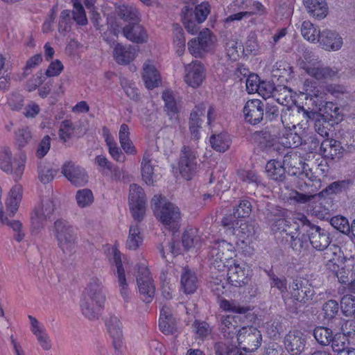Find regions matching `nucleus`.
I'll list each match as a JSON object with an SVG mask.
<instances>
[{"label": "nucleus", "instance_id": "obj_1", "mask_svg": "<svg viewBox=\"0 0 355 355\" xmlns=\"http://www.w3.org/2000/svg\"><path fill=\"white\" fill-rule=\"evenodd\" d=\"M235 247L225 240L215 241L209 252L211 269L225 273L230 284L242 286L249 281V269L245 263H239L234 259Z\"/></svg>", "mask_w": 355, "mask_h": 355}, {"label": "nucleus", "instance_id": "obj_2", "mask_svg": "<svg viewBox=\"0 0 355 355\" xmlns=\"http://www.w3.org/2000/svg\"><path fill=\"white\" fill-rule=\"evenodd\" d=\"M297 164H299L302 168V173H300V178H307L309 182H305L306 187H313L311 191L313 192L319 190L321 187V181L314 175L310 168H307V164L302 162L297 153H287L284 158V163L277 159H271L266 165V173L268 177L275 181H283L285 178L284 165L288 167L296 168Z\"/></svg>", "mask_w": 355, "mask_h": 355}, {"label": "nucleus", "instance_id": "obj_3", "mask_svg": "<svg viewBox=\"0 0 355 355\" xmlns=\"http://www.w3.org/2000/svg\"><path fill=\"white\" fill-rule=\"evenodd\" d=\"M106 301V290L102 281L92 278L83 292L80 306L82 313L89 320L98 318Z\"/></svg>", "mask_w": 355, "mask_h": 355}, {"label": "nucleus", "instance_id": "obj_4", "mask_svg": "<svg viewBox=\"0 0 355 355\" xmlns=\"http://www.w3.org/2000/svg\"><path fill=\"white\" fill-rule=\"evenodd\" d=\"M232 218L225 216L222 220L225 234L230 236H235L237 248L245 256H251L255 250L254 242L257 240L254 227L244 220L232 221Z\"/></svg>", "mask_w": 355, "mask_h": 355}, {"label": "nucleus", "instance_id": "obj_5", "mask_svg": "<svg viewBox=\"0 0 355 355\" xmlns=\"http://www.w3.org/2000/svg\"><path fill=\"white\" fill-rule=\"evenodd\" d=\"M150 206L156 219L166 228L175 230L179 227L182 218L180 210L165 196L155 195L151 199Z\"/></svg>", "mask_w": 355, "mask_h": 355}, {"label": "nucleus", "instance_id": "obj_6", "mask_svg": "<svg viewBox=\"0 0 355 355\" xmlns=\"http://www.w3.org/2000/svg\"><path fill=\"white\" fill-rule=\"evenodd\" d=\"M53 234L62 252L71 256L77 249L78 237L76 228L68 221L58 219L54 223Z\"/></svg>", "mask_w": 355, "mask_h": 355}, {"label": "nucleus", "instance_id": "obj_7", "mask_svg": "<svg viewBox=\"0 0 355 355\" xmlns=\"http://www.w3.org/2000/svg\"><path fill=\"white\" fill-rule=\"evenodd\" d=\"M197 139L184 145L181 150L178 162V170L182 177L186 180H191L196 175L198 167V145Z\"/></svg>", "mask_w": 355, "mask_h": 355}, {"label": "nucleus", "instance_id": "obj_8", "mask_svg": "<svg viewBox=\"0 0 355 355\" xmlns=\"http://www.w3.org/2000/svg\"><path fill=\"white\" fill-rule=\"evenodd\" d=\"M26 162V155L24 153H19L13 159L9 147L0 148V168L7 174L12 175L15 180L21 178Z\"/></svg>", "mask_w": 355, "mask_h": 355}, {"label": "nucleus", "instance_id": "obj_9", "mask_svg": "<svg viewBox=\"0 0 355 355\" xmlns=\"http://www.w3.org/2000/svg\"><path fill=\"white\" fill-rule=\"evenodd\" d=\"M300 225H302L303 231L306 232L309 241L315 249L323 250L329 246L330 241L328 234L318 226L311 225L304 214H297L295 215V226L299 229Z\"/></svg>", "mask_w": 355, "mask_h": 355}, {"label": "nucleus", "instance_id": "obj_10", "mask_svg": "<svg viewBox=\"0 0 355 355\" xmlns=\"http://www.w3.org/2000/svg\"><path fill=\"white\" fill-rule=\"evenodd\" d=\"M217 44V38L208 28L200 31L198 36L188 42L190 53L196 58H202L207 53H213Z\"/></svg>", "mask_w": 355, "mask_h": 355}, {"label": "nucleus", "instance_id": "obj_11", "mask_svg": "<svg viewBox=\"0 0 355 355\" xmlns=\"http://www.w3.org/2000/svg\"><path fill=\"white\" fill-rule=\"evenodd\" d=\"M73 3V10H63L60 16L61 22H87L85 11L82 5L84 3L86 8L89 10L91 19L97 21L99 19V14L95 10L94 6L95 0H71Z\"/></svg>", "mask_w": 355, "mask_h": 355}, {"label": "nucleus", "instance_id": "obj_12", "mask_svg": "<svg viewBox=\"0 0 355 355\" xmlns=\"http://www.w3.org/2000/svg\"><path fill=\"white\" fill-rule=\"evenodd\" d=\"M293 223L288 225L287 221L284 218H278L275 220V223L272 225L273 230H279L281 232H285L287 234L291 236V245L292 248L297 252H300L301 250L307 245L309 238L305 233L306 231H303L302 225H300L299 229L297 226H295V216L293 218Z\"/></svg>", "mask_w": 355, "mask_h": 355}, {"label": "nucleus", "instance_id": "obj_13", "mask_svg": "<svg viewBox=\"0 0 355 355\" xmlns=\"http://www.w3.org/2000/svg\"><path fill=\"white\" fill-rule=\"evenodd\" d=\"M55 211V204L52 199H42L33 207L31 213V231L36 234L43 228L44 222L50 218Z\"/></svg>", "mask_w": 355, "mask_h": 355}, {"label": "nucleus", "instance_id": "obj_14", "mask_svg": "<svg viewBox=\"0 0 355 355\" xmlns=\"http://www.w3.org/2000/svg\"><path fill=\"white\" fill-rule=\"evenodd\" d=\"M110 252L112 254V260L116 268V275L118 279L120 295L124 301L128 302L130 299V291L125 270L128 268L129 261L126 257H122L121 253L116 247H112Z\"/></svg>", "mask_w": 355, "mask_h": 355}, {"label": "nucleus", "instance_id": "obj_15", "mask_svg": "<svg viewBox=\"0 0 355 355\" xmlns=\"http://www.w3.org/2000/svg\"><path fill=\"white\" fill-rule=\"evenodd\" d=\"M236 340L240 349L246 353H252L261 345L262 335L261 331L253 326H245L238 331Z\"/></svg>", "mask_w": 355, "mask_h": 355}, {"label": "nucleus", "instance_id": "obj_16", "mask_svg": "<svg viewBox=\"0 0 355 355\" xmlns=\"http://www.w3.org/2000/svg\"><path fill=\"white\" fill-rule=\"evenodd\" d=\"M206 75L205 67L200 61L193 60L184 67V81L188 87L193 89L202 86Z\"/></svg>", "mask_w": 355, "mask_h": 355}, {"label": "nucleus", "instance_id": "obj_17", "mask_svg": "<svg viewBox=\"0 0 355 355\" xmlns=\"http://www.w3.org/2000/svg\"><path fill=\"white\" fill-rule=\"evenodd\" d=\"M286 115L282 116L284 128L278 135H275V139H273L270 143L272 146L275 145V143H278L284 148H291L297 147L302 144V138L293 130V129H295V125L286 124Z\"/></svg>", "mask_w": 355, "mask_h": 355}, {"label": "nucleus", "instance_id": "obj_18", "mask_svg": "<svg viewBox=\"0 0 355 355\" xmlns=\"http://www.w3.org/2000/svg\"><path fill=\"white\" fill-rule=\"evenodd\" d=\"M138 270L137 282L139 293L144 301L150 302L152 301L155 291L150 272L144 263L139 267Z\"/></svg>", "mask_w": 355, "mask_h": 355}, {"label": "nucleus", "instance_id": "obj_19", "mask_svg": "<svg viewBox=\"0 0 355 355\" xmlns=\"http://www.w3.org/2000/svg\"><path fill=\"white\" fill-rule=\"evenodd\" d=\"M291 297L302 302L311 300L315 294L310 281L304 277L296 279L290 286Z\"/></svg>", "mask_w": 355, "mask_h": 355}, {"label": "nucleus", "instance_id": "obj_20", "mask_svg": "<svg viewBox=\"0 0 355 355\" xmlns=\"http://www.w3.org/2000/svg\"><path fill=\"white\" fill-rule=\"evenodd\" d=\"M300 65L309 75L318 80L332 78L336 74V71L329 67H322L316 60L302 61Z\"/></svg>", "mask_w": 355, "mask_h": 355}, {"label": "nucleus", "instance_id": "obj_21", "mask_svg": "<svg viewBox=\"0 0 355 355\" xmlns=\"http://www.w3.org/2000/svg\"><path fill=\"white\" fill-rule=\"evenodd\" d=\"M263 112L264 105L259 99L248 101L243 108L244 119L251 125H256L261 122Z\"/></svg>", "mask_w": 355, "mask_h": 355}, {"label": "nucleus", "instance_id": "obj_22", "mask_svg": "<svg viewBox=\"0 0 355 355\" xmlns=\"http://www.w3.org/2000/svg\"><path fill=\"white\" fill-rule=\"evenodd\" d=\"M62 173L76 186H84L88 182V177L85 170L72 162H66L64 164Z\"/></svg>", "mask_w": 355, "mask_h": 355}, {"label": "nucleus", "instance_id": "obj_23", "mask_svg": "<svg viewBox=\"0 0 355 355\" xmlns=\"http://www.w3.org/2000/svg\"><path fill=\"white\" fill-rule=\"evenodd\" d=\"M30 321V329L35 336L36 340L44 351H49L52 348V341L44 325L32 315H28Z\"/></svg>", "mask_w": 355, "mask_h": 355}, {"label": "nucleus", "instance_id": "obj_24", "mask_svg": "<svg viewBox=\"0 0 355 355\" xmlns=\"http://www.w3.org/2000/svg\"><path fill=\"white\" fill-rule=\"evenodd\" d=\"M142 79L146 87L153 89L162 83V77L155 63L152 60H147L143 64Z\"/></svg>", "mask_w": 355, "mask_h": 355}, {"label": "nucleus", "instance_id": "obj_25", "mask_svg": "<svg viewBox=\"0 0 355 355\" xmlns=\"http://www.w3.org/2000/svg\"><path fill=\"white\" fill-rule=\"evenodd\" d=\"M305 344L306 338L300 330H291L284 337L285 347L292 355L301 354L304 349Z\"/></svg>", "mask_w": 355, "mask_h": 355}, {"label": "nucleus", "instance_id": "obj_26", "mask_svg": "<svg viewBox=\"0 0 355 355\" xmlns=\"http://www.w3.org/2000/svg\"><path fill=\"white\" fill-rule=\"evenodd\" d=\"M318 42L328 51H338L343 44L342 37L337 32L330 30L323 31Z\"/></svg>", "mask_w": 355, "mask_h": 355}, {"label": "nucleus", "instance_id": "obj_27", "mask_svg": "<svg viewBox=\"0 0 355 355\" xmlns=\"http://www.w3.org/2000/svg\"><path fill=\"white\" fill-rule=\"evenodd\" d=\"M137 55V50L130 45H123L117 43L113 49L114 60L119 64H128L132 62Z\"/></svg>", "mask_w": 355, "mask_h": 355}, {"label": "nucleus", "instance_id": "obj_28", "mask_svg": "<svg viewBox=\"0 0 355 355\" xmlns=\"http://www.w3.org/2000/svg\"><path fill=\"white\" fill-rule=\"evenodd\" d=\"M342 184V182H334L319 193L305 194L299 193L297 191H293L291 193L289 198L299 203H306L307 202H310L314 198H320L324 193H333L339 191L341 189Z\"/></svg>", "mask_w": 355, "mask_h": 355}, {"label": "nucleus", "instance_id": "obj_29", "mask_svg": "<svg viewBox=\"0 0 355 355\" xmlns=\"http://www.w3.org/2000/svg\"><path fill=\"white\" fill-rule=\"evenodd\" d=\"M23 198V188L19 184L13 186L6 200V214L10 216H14L17 212L19 205Z\"/></svg>", "mask_w": 355, "mask_h": 355}, {"label": "nucleus", "instance_id": "obj_30", "mask_svg": "<svg viewBox=\"0 0 355 355\" xmlns=\"http://www.w3.org/2000/svg\"><path fill=\"white\" fill-rule=\"evenodd\" d=\"M206 106L202 103L195 107L191 113L189 130L193 139H200V129L202 122V117L205 116Z\"/></svg>", "mask_w": 355, "mask_h": 355}, {"label": "nucleus", "instance_id": "obj_31", "mask_svg": "<svg viewBox=\"0 0 355 355\" xmlns=\"http://www.w3.org/2000/svg\"><path fill=\"white\" fill-rule=\"evenodd\" d=\"M307 12L316 19L325 18L329 12L326 0H303Z\"/></svg>", "mask_w": 355, "mask_h": 355}, {"label": "nucleus", "instance_id": "obj_32", "mask_svg": "<svg viewBox=\"0 0 355 355\" xmlns=\"http://www.w3.org/2000/svg\"><path fill=\"white\" fill-rule=\"evenodd\" d=\"M123 35L136 43H144L148 40V35L140 24H128L123 28Z\"/></svg>", "mask_w": 355, "mask_h": 355}, {"label": "nucleus", "instance_id": "obj_33", "mask_svg": "<svg viewBox=\"0 0 355 355\" xmlns=\"http://www.w3.org/2000/svg\"><path fill=\"white\" fill-rule=\"evenodd\" d=\"M159 327L165 334H173L175 331V321L172 315L171 307L164 306L160 310Z\"/></svg>", "mask_w": 355, "mask_h": 355}, {"label": "nucleus", "instance_id": "obj_34", "mask_svg": "<svg viewBox=\"0 0 355 355\" xmlns=\"http://www.w3.org/2000/svg\"><path fill=\"white\" fill-rule=\"evenodd\" d=\"M8 213L6 214L3 209V204L0 203V222L2 225L8 226L15 232V239L17 241H21L25 234L22 230V223L19 220L10 219Z\"/></svg>", "mask_w": 355, "mask_h": 355}, {"label": "nucleus", "instance_id": "obj_35", "mask_svg": "<svg viewBox=\"0 0 355 355\" xmlns=\"http://www.w3.org/2000/svg\"><path fill=\"white\" fill-rule=\"evenodd\" d=\"M181 288L187 294L193 293L198 288V278L196 273L189 268L182 269L180 278Z\"/></svg>", "mask_w": 355, "mask_h": 355}, {"label": "nucleus", "instance_id": "obj_36", "mask_svg": "<svg viewBox=\"0 0 355 355\" xmlns=\"http://www.w3.org/2000/svg\"><path fill=\"white\" fill-rule=\"evenodd\" d=\"M320 150L322 156L331 159L339 157L343 153L340 143L333 139H327L323 141Z\"/></svg>", "mask_w": 355, "mask_h": 355}, {"label": "nucleus", "instance_id": "obj_37", "mask_svg": "<svg viewBox=\"0 0 355 355\" xmlns=\"http://www.w3.org/2000/svg\"><path fill=\"white\" fill-rule=\"evenodd\" d=\"M144 242V235L141 227L137 223L131 224L126 240V247L130 250H136L139 248Z\"/></svg>", "mask_w": 355, "mask_h": 355}, {"label": "nucleus", "instance_id": "obj_38", "mask_svg": "<svg viewBox=\"0 0 355 355\" xmlns=\"http://www.w3.org/2000/svg\"><path fill=\"white\" fill-rule=\"evenodd\" d=\"M212 273H216L217 270H212ZM217 275H213L211 277V280L210 282V288L212 292L218 297L225 294L227 292V279H226V275L225 273L220 272Z\"/></svg>", "mask_w": 355, "mask_h": 355}, {"label": "nucleus", "instance_id": "obj_39", "mask_svg": "<svg viewBox=\"0 0 355 355\" xmlns=\"http://www.w3.org/2000/svg\"><path fill=\"white\" fill-rule=\"evenodd\" d=\"M141 168L143 180L148 185H153L156 182V175L154 173V167L151 164V158L149 154H144Z\"/></svg>", "mask_w": 355, "mask_h": 355}, {"label": "nucleus", "instance_id": "obj_40", "mask_svg": "<svg viewBox=\"0 0 355 355\" xmlns=\"http://www.w3.org/2000/svg\"><path fill=\"white\" fill-rule=\"evenodd\" d=\"M182 245L187 250L200 248L202 245V239L198 231L195 229L185 231L182 236Z\"/></svg>", "mask_w": 355, "mask_h": 355}, {"label": "nucleus", "instance_id": "obj_41", "mask_svg": "<svg viewBox=\"0 0 355 355\" xmlns=\"http://www.w3.org/2000/svg\"><path fill=\"white\" fill-rule=\"evenodd\" d=\"M227 56L232 60H236L243 53V46L236 37L228 38L225 46Z\"/></svg>", "mask_w": 355, "mask_h": 355}, {"label": "nucleus", "instance_id": "obj_42", "mask_svg": "<svg viewBox=\"0 0 355 355\" xmlns=\"http://www.w3.org/2000/svg\"><path fill=\"white\" fill-rule=\"evenodd\" d=\"M209 142L211 147L216 151L223 153L230 146V138L227 133L213 135L210 137Z\"/></svg>", "mask_w": 355, "mask_h": 355}, {"label": "nucleus", "instance_id": "obj_43", "mask_svg": "<svg viewBox=\"0 0 355 355\" xmlns=\"http://www.w3.org/2000/svg\"><path fill=\"white\" fill-rule=\"evenodd\" d=\"M320 112H323V114H320V118L324 122L329 121H338L341 120L340 109L332 102H327L324 106L323 110L320 109Z\"/></svg>", "mask_w": 355, "mask_h": 355}, {"label": "nucleus", "instance_id": "obj_44", "mask_svg": "<svg viewBox=\"0 0 355 355\" xmlns=\"http://www.w3.org/2000/svg\"><path fill=\"white\" fill-rule=\"evenodd\" d=\"M162 98L165 103V110L170 118H176L178 112L177 102L172 91L166 90L162 94Z\"/></svg>", "mask_w": 355, "mask_h": 355}, {"label": "nucleus", "instance_id": "obj_45", "mask_svg": "<svg viewBox=\"0 0 355 355\" xmlns=\"http://www.w3.org/2000/svg\"><path fill=\"white\" fill-rule=\"evenodd\" d=\"M216 355H247L248 353L240 349V347L235 346L227 342L218 343L216 345Z\"/></svg>", "mask_w": 355, "mask_h": 355}, {"label": "nucleus", "instance_id": "obj_46", "mask_svg": "<svg viewBox=\"0 0 355 355\" xmlns=\"http://www.w3.org/2000/svg\"><path fill=\"white\" fill-rule=\"evenodd\" d=\"M334 334L332 330L326 327L319 326L314 329L313 336L316 341L321 345L327 346L331 343Z\"/></svg>", "mask_w": 355, "mask_h": 355}, {"label": "nucleus", "instance_id": "obj_47", "mask_svg": "<svg viewBox=\"0 0 355 355\" xmlns=\"http://www.w3.org/2000/svg\"><path fill=\"white\" fill-rule=\"evenodd\" d=\"M32 137L29 127H21L15 132V143L19 148H24L31 141Z\"/></svg>", "mask_w": 355, "mask_h": 355}, {"label": "nucleus", "instance_id": "obj_48", "mask_svg": "<svg viewBox=\"0 0 355 355\" xmlns=\"http://www.w3.org/2000/svg\"><path fill=\"white\" fill-rule=\"evenodd\" d=\"M301 32L304 38L311 42L318 41L322 33L315 24H302Z\"/></svg>", "mask_w": 355, "mask_h": 355}, {"label": "nucleus", "instance_id": "obj_49", "mask_svg": "<svg viewBox=\"0 0 355 355\" xmlns=\"http://www.w3.org/2000/svg\"><path fill=\"white\" fill-rule=\"evenodd\" d=\"M77 205L80 208L90 207L94 200L92 191L88 189H83L77 191L76 194Z\"/></svg>", "mask_w": 355, "mask_h": 355}, {"label": "nucleus", "instance_id": "obj_50", "mask_svg": "<svg viewBox=\"0 0 355 355\" xmlns=\"http://www.w3.org/2000/svg\"><path fill=\"white\" fill-rule=\"evenodd\" d=\"M252 211L251 203L246 200H241L239 206L234 210L232 215H230L232 218V221L236 222L241 220L242 218L248 217Z\"/></svg>", "mask_w": 355, "mask_h": 355}, {"label": "nucleus", "instance_id": "obj_51", "mask_svg": "<svg viewBox=\"0 0 355 355\" xmlns=\"http://www.w3.org/2000/svg\"><path fill=\"white\" fill-rule=\"evenodd\" d=\"M219 306L225 311H230L236 313H245L250 310L249 306H243L234 301H228L225 299L218 301Z\"/></svg>", "mask_w": 355, "mask_h": 355}, {"label": "nucleus", "instance_id": "obj_52", "mask_svg": "<svg viewBox=\"0 0 355 355\" xmlns=\"http://www.w3.org/2000/svg\"><path fill=\"white\" fill-rule=\"evenodd\" d=\"M343 313L347 317L355 318V297L352 295H345L340 302Z\"/></svg>", "mask_w": 355, "mask_h": 355}, {"label": "nucleus", "instance_id": "obj_53", "mask_svg": "<svg viewBox=\"0 0 355 355\" xmlns=\"http://www.w3.org/2000/svg\"><path fill=\"white\" fill-rule=\"evenodd\" d=\"M236 324L235 316L227 315L221 318V329L225 336L231 337L234 334Z\"/></svg>", "mask_w": 355, "mask_h": 355}, {"label": "nucleus", "instance_id": "obj_54", "mask_svg": "<svg viewBox=\"0 0 355 355\" xmlns=\"http://www.w3.org/2000/svg\"><path fill=\"white\" fill-rule=\"evenodd\" d=\"M209 12V4L207 2H202L193 9V21L195 19L197 22H203L207 19Z\"/></svg>", "mask_w": 355, "mask_h": 355}, {"label": "nucleus", "instance_id": "obj_55", "mask_svg": "<svg viewBox=\"0 0 355 355\" xmlns=\"http://www.w3.org/2000/svg\"><path fill=\"white\" fill-rule=\"evenodd\" d=\"M330 344L333 351L336 353L340 354L344 352L347 348V336L341 333H336L331 338Z\"/></svg>", "mask_w": 355, "mask_h": 355}, {"label": "nucleus", "instance_id": "obj_56", "mask_svg": "<svg viewBox=\"0 0 355 355\" xmlns=\"http://www.w3.org/2000/svg\"><path fill=\"white\" fill-rule=\"evenodd\" d=\"M106 327L111 337L119 336L123 334L121 322L116 316L112 315L107 318Z\"/></svg>", "mask_w": 355, "mask_h": 355}, {"label": "nucleus", "instance_id": "obj_57", "mask_svg": "<svg viewBox=\"0 0 355 355\" xmlns=\"http://www.w3.org/2000/svg\"><path fill=\"white\" fill-rule=\"evenodd\" d=\"M129 204L134 202H146V194L144 189L136 184H132L130 186Z\"/></svg>", "mask_w": 355, "mask_h": 355}, {"label": "nucleus", "instance_id": "obj_58", "mask_svg": "<svg viewBox=\"0 0 355 355\" xmlns=\"http://www.w3.org/2000/svg\"><path fill=\"white\" fill-rule=\"evenodd\" d=\"M331 225L343 234H348L350 232V225L347 218L343 216H336L330 220Z\"/></svg>", "mask_w": 355, "mask_h": 355}, {"label": "nucleus", "instance_id": "obj_59", "mask_svg": "<svg viewBox=\"0 0 355 355\" xmlns=\"http://www.w3.org/2000/svg\"><path fill=\"white\" fill-rule=\"evenodd\" d=\"M130 211L133 218L137 221H141L146 215V202H134L129 204Z\"/></svg>", "mask_w": 355, "mask_h": 355}, {"label": "nucleus", "instance_id": "obj_60", "mask_svg": "<svg viewBox=\"0 0 355 355\" xmlns=\"http://www.w3.org/2000/svg\"><path fill=\"white\" fill-rule=\"evenodd\" d=\"M339 304L334 300H330L322 306L324 318L328 320L333 319L338 313Z\"/></svg>", "mask_w": 355, "mask_h": 355}, {"label": "nucleus", "instance_id": "obj_61", "mask_svg": "<svg viewBox=\"0 0 355 355\" xmlns=\"http://www.w3.org/2000/svg\"><path fill=\"white\" fill-rule=\"evenodd\" d=\"M116 12L125 21L139 19V12L136 8L122 6L117 8Z\"/></svg>", "mask_w": 355, "mask_h": 355}, {"label": "nucleus", "instance_id": "obj_62", "mask_svg": "<svg viewBox=\"0 0 355 355\" xmlns=\"http://www.w3.org/2000/svg\"><path fill=\"white\" fill-rule=\"evenodd\" d=\"M304 115L307 119L315 120V131L320 135H321L322 137H328L329 133H328L327 130L324 126L321 127L320 123H321L322 119L320 118V113L315 112H306V111L304 110Z\"/></svg>", "mask_w": 355, "mask_h": 355}, {"label": "nucleus", "instance_id": "obj_63", "mask_svg": "<svg viewBox=\"0 0 355 355\" xmlns=\"http://www.w3.org/2000/svg\"><path fill=\"white\" fill-rule=\"evenodd\" d=\"M121 85L126 95L132 100H137L139 97L138 89L135 83L125 78L121 79Z\"/></svg>", "mask_w": 355, "mask_h": 355}, {"label": "nucleus", "instance_id": "obj_64", "mask_svg": "<svg viewBox=\"0 0 355 355\" xmlns=\"http://www.w3.org/2000/svg\"><path fill=\"white\" fill-rule=\"evenodd\" d=\"M74 130V125L71 121H64L60 125L59 136L65 142L73 135Z\"/></svg>", "mask_w": 355, "mask_h": 355}]
</instances>
